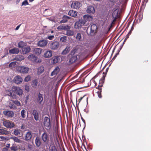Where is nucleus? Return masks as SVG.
Wrapping results in <instances>:
<instances>
[{"label":"nucleus","mask_w":151,"mask_h":151,"mask_svg":"<svg viewBox=\"0 0 151 151\" xmlns=\"http://www.w3.org/2000/svg\"><path fill=\"white\" fill-rule=\"evenodd\" d=\"M12 89H13V95H12V98L16 99L17 97V95L20 96H22L23 93V91L22 89H21L19 87L16 86H13L12 87Z\"/></svg>","instance_id":"nucleus-1"},{"label":"nucleus","mask_w":151,"mask_h":151,"mask_svg":"<svg viewBox=\"0 0 151 151\" xmlns=\"http://www.w3.org/2000/svg\"><path fill=\"white\" fill-rule=\"evenodd\" d=\"M28 59L34 64L40 63L42 62L40 58L33 54L29 55L28 57Z\"/></svg>","instance_id":"nucleus-2"},{"label":"nucleus","mask_w":151,"mask_h":151,"mask_svg":"<svg viewBox=\"0 0 151 151\" xmlns=\"http://www.w3.org/2000/svg\"><path fill=\"white\" fill-rule=\"evenodd\" d=\"M81 71H79L76 74V85L78 83H81L84 81V78H83V75H82Z\"/></svg>","instance_id":"nucleus-3"},{"label":"nucleus","mask_w":151,"mask_h":151,"mask_svg":"<svg viewBox=\"0 0 151 151\" xmlns=\"http://www.w3.org/2000/svg\"><path fill=\"white\" fill-rule=\"evenodd\" d=\"M84 55V53L82 52H81L76 55V67L80 64L83 59Z\"/></svg>","instance_id":"nucleus-4"},{"label":"nucleus","mask_w":151,"mask_h":151,"mask_svg":"<svg viewBox=\"0 0 151 151\" xmlns=\"http://www.w3.org/2000/svg\"><path fill=\"white\" fill-rule=\"evenodd\" d=\"M76 48L74 47L73 50L71 51L69 55L70 57H71L70 59L69 62L71 64L74 63L76 62Z\"/></svg>","instance_id":"nucleus-5"},{"label":"nucleus","mask_w":151,"mask_h":151,"mask_svg":"<svg viewBox=\"0 0 151 151\" xmlns=\"http://www.w3.org/2000/svg\"><path fill=\"white\" fill-rule=\"evenodd\" d=\"M3 124L5 127L8 128H12L15 126L14 123L6 120L4 121Z\"/></svg>","instance_id":"nucleus-6"},{"label":"nucleus","mask_w":151,"mask_h":151,"mask_svg":"<svg viewBox=\"0 0 151 151\" xmlns=\"http://www.w3.org/2000/svg\"><path fill=\"white\" fill-rule=\"evenodd\" d=\"M44 124L45 126L47 128L50 127L51 125L50 119L47 116H45L44 119Z\"/></svg>","instance_id":"nucleus-7"},{"label":"nucleus","mask_w":151,"mask_h":151,"mask_svg":"<svg viewBox=\"0 0 151 151\" xmlns=\"http://www.w3.org/2000/svg\"><path fill=\"white\" fill-rule=\"evenodd\" d=\"M59 45V43L58 42L56 41H53L50 43V47L51 49L55 50L58 48Z\"/></svg>","instance_id":"nucleus-8"},{"label":"nucleus","mask_w":151,"mask_h":151,"mask_svg":"<svg viewBox=\"0 0 151 151\" xmlns=\"http://www.w3.org/2000/svg\"><path fill=\"white\" fill-rule=\"evenodd\" d=\"M19 72L23 73H27L29 70V68L25 66H20L18 68Z\"/></svg>","instance_id":"nucleus-9"},{"label":"nucleus","mask_w":151,"mask_h":151,"mask_svg":"<svg viewBox=\"0 0 151 151\" xmlns=\"http://www.w3.org/2000/svg\"><path fill=\"white\" fill-rule=\"evenodd\" d=\"M22 80L23 79L22 77L19 76H16L14 79V82L17 84L21 83Z\"/></svg>","instance_id":"nucleus-10"},{"label":"nucleus","mask_w":151,"mask_h":151,"mask_svg":"<svg viewBox=\"0 0 151 151\" xmlns=\"http://www.w3.org/2000/svg\"><path fill=\"white\" fill-rule=\"evenodd\" d=\"M47 41L42 40H39L38 42L37 45L40 47H45L47 45Z\"/></svg>","instance_id":"nucleus-11"},{"label":"nucleus","mask_w":151,"mask_h":151,"mask_svg":"<svg viewBox=\"0 0 151 151\" xmlns=\"http://www.w3.org/2000/svg\"><path fill=\"white\" fill-rule=\"evenodd\" d=\"M52 52L51 50H47L45 51L43 55V57L46 58H48L52 56Z\"/></svg>","instance_id":"nucleus-12"},{"label":"nucleus","mask_w":151,"mask_h":151,"mask_svg":"<svg viewBox=\"0 0 151 151\" xmlns=\"http://www.w3.org/2000/svg\"><path fill=\"white\" fill-rule=\"evenodd\" d=\"M32 136L31 132L30 130H28L25 136V140L27 141H29L31 140Z\"/></svg>","instance_id":"nucleus-13"},{"label":"nucleus","mask_w":151,"mask_h":151,"mask_svg":"<svg viewBox=\"0 0 151 151\" xmlns=\"http://www.w3.org/2000/svg\"><path fill=\"white\" fill-rule=\"evenodd\" d=\"M30 50V47L29 46H27L22 49V52L23 54H25L29 52Z\"/></svg>","instance_id":"nucleus-14"},{"label":"nucleus","mask_w":151,"mask_h":151,"mask_svg":"<svg viewBox=\"0 0 151 151\" xmlns=\"http://www.w3.org/2000/svg\"><path fill=\"white\" fill-rule=\"evenodd\" d=\"M4 114L7 116L12 117L14 116V113L11 111H4L3 112Z\"/></svg>","instance_id":"nucleus-15"},{"label":"nucleus","mask_w":151,"mask_h":151,"mask_svg":"<svg viewBox=\"0 0 151 151\" xmlns=\"http://www.w3.org/2000/svg\"><path fill=\"white\" fill-rule=\"evenodd\" d=\"M60 57L59 56H54L52 58V62L53 64H56L60 60Z\"/></svg>","instance_id":"nucleus-16"},{"label":"nucleus","mask_w":151,"mask_h":151,"mask_svg":"<svg viewBox=\"0 0 151 151\" xmlns=\"http://www.w3.org/2000/svg\"><path fill=\"white\" fill-rule=\"evenodd\" d=\"M86 12L89 14H93L95 12V9L94 7L92 6H88L86 9Z\"/></svg>","instance_id":"nucleus-17"},{"label":"nucleus","mask_w":151,"mask_h":151,"mask_svg":"<svg viewBox=\"0 0 151 151\" xmlns=\"http://www.w3.org/2000/svg\"><path fill=\"white\" fill-rule=\"evenodd\" d=\"M37 100L38 103L41 104L43 100V95L41 94L40 92L38 93L37 97Z\"/></svg>","instance_id":"nucleus-18"},{"label":"nucleus","mask_w":151,"mask_h":151,"mask_svg":"<svg viewBox=\"0 0 151 151\" xmlns=\"http://www.w3.org/2000/svg\"><path fill=\"white\" fill-rule=\"evenodd\" d=\"M19 52V49L16 47L9 50V53L12 54H18Z\"/></svg>","instance_id":"nucleus-19"},{"label":"nucleus","mask_w":151,"mask_h":151,"mask_svg":"<svg viewBox=\"0 0 151 151\" xmlns=\"http://www.w3.org/2000/svg\"><path fill=\"white\" fill-rule=\"evenodd\" d=\"M42 49L40 48H35L33 50L34 54L37 55H39L41 53Z\"/></svg>","instance_id":"nucleus-20"},{"label":"nucleus","mask_w":151,"mask_h":151,"mask_svg":"<svg viewBox=\"0 0 151 151\" xmlns=\"http://www.w3.org/2000/svg\"><path fill=\"white\" fill-rule=\"evenodd\" d=\"M97 29V26L94 24L92 25L90 27V32L91 33H96Z\"/></svg>","instance_id":"nucleus-21"},{"label":"nucleus","mask_w":151,"mask_h":151,"mask_svg":"<svg viewBox=\"0 0 151 151\" xmlns=\"http://www.w3.org/2000/svg\"><path fill=\"white\" fill-rule=\"evenodd\" d=\"M42 139L43 141L45 142L48 140V136L47 134L45 132L41 136Z\"/></svg>","instance_id":"nucleus-22"},{"label":"nucleus","mask_w":151,"mask_h":151,"mask_svg":"<svg viewBox=\"0 0 151 151\" xmlns=\"http://www.w3.org/2000/svg\"><path fill=\"white\" fill-rule=\"evenodd\" d=\"M83 18L84 20H85V22H89L90 21H91L93 19V17L92 16L87 14L84 15Z\"/></svg>","instance_id":"nucleus-23"},{"label":"nucleus","mask_w":151,"mask_h":151,"mask_svg":"<svg viewBox=\"0 0 151 151\" xmlns=\"http://www.w3.org/2000/svg\"><path fill=\"white\" fill-rule=\"evenodd\" d=\"M32 114L34 116L35 119L36 120H39V113L36 110H33Z\"/></svg>","instance_id":"nucleus-24"},{"label":"nucleus","mask_w":151,"mask_h":151,"mask_svg":"<svg viewBox=\"0 0 151 151\" xmlns=\"http://www.w3.org/2000/svg\"><path fill=\"white\" fill-rule=\"evenodd\" d=\"M44 71V67L43 66H40L37 68V73L38 75H40L42 74Z\"/></svg>","instance_id":"nucleus-25"},{"label":"nucleus","mask_w":151,"mask_h":151,"mask_svg":"<svg viewBox=\"0 0 151 151\" xmlns=\"http://www.w3.org/2000/svg\"><path fill=\"white\" fill-rule=\"evenodd\" d=\"M70 46H67L62 51L61 54L63 55H65L68 53L70 50Z\"/></svg>","instance_id":"nucleus-26"},{"label":"nucleus","mask_w":151,"mask_h":151,"mask_svg":"<svg viewBox=\"0 0 151 151\" xmlns=\"http://www.w3.org/2000/svg\"><path fill=\"white\" fill-rule=\"evenodd\" d=\"M9 134V131L3 129H0V134L8 135Z\"/></svg>","instance_id":"nucleus-27"},{"label":"nucleus","mask_w":151,"mask_h":151,"mask_svg":"<svg viewBox=\"0 0 151 151\" xmlns=\"http://www.w3.org/2000/svg\"><path fill=\"white\" fill-rule=\"evenodd\" d=\"M118 12L119 9H118L115 10L112 13V17L117 18L118 17Z\"/></svg>","instance_id":"nucleus-28"},{"label":"nucleus","mask_w":151,"mask_h":151,"mask_svg":"<svg viewBox=\"0 0 151 151\" xmlns=\"http://www.w3.org/2000/svg\"><path fill=\"white\" fill-rule=\"evenodd\" d=\"M35 143L36 145L38 147H40L41 145V142L40 138L37 137L36 138L35 140Z\"/></svg>","instance_id":"nucleus-29"},{"label":"nucleus","mask_w":151,"mask_h":151,"mask_svg":"<svg viewBox=\"0 0 151 151\" xmlns=\"http://www.w3.org/2000/svg\"><path fill=\"white\" fill-rule=\"evenodd\" d=\"M69 19L70 17H69L64 15L62 18V19L60 21V23H65Z\"/></svg>","instance_id":"nucleus-30"},{"label":"nucleus","mask_w":151,"mask_h":151,"mask_svg":"<svg viewBox=\"0 0 151 151\" xmlns=\"http://www.w3.org/2000/svg\"><path fill=\"white\" fill-rule=\"evenodd\" d=\"M60 68L59 67H57L52 72L51 76H52L55 75H57L60 71Z\"/></svg>","instance_id":"nucleus-31"},{"label":"nucleus","mask_w":151,"mask_h":151,"mask_svg":"<svg viewBox=\"0 0 151 151\" xmlns=\"http://www.w3.org/2000/svg\"><path fill=\"white\" fill-rule=\"evenodd\" d=\"M82 94V93L81 91H78L77 92V97L79 98V99H78V104L80 102L81 100L84 97V96H80V95H81V94Z\"/></svg>","instance_id":"nucleus-32"},{"label":"nucleus","mask_w":151,"mask_h":151,"mask_svg":"<svg viewBox=\"0 0 151 151\" xmlns=\"http://www.w3.org/2000/svg\"><path fill=\"white\" fill-rule=\"evenodd\" d=\"M15 60L17 61H21L24 60V56L22 55H17L15 58Z\"/></svg>","instance_id":"nucleus-33"},{"label":"nucleus","mask_w":151,"mask_h":151,"mask_svg":"<svg viewBox=\"0 0 151 151\" xmlns=\"http://www.w3.org/2000/svg\"><path fill=\"white\" fill-rule=\"evenodd\" d=\"M13 91L12 90H6V94L7 95L11 96L12 98V95H13Z\"/></svg>","instance_id":"nucleus-34"},{"label":"nucleus","mask_w":151,"mask_h":151,"mask_svg":"<svg viewBox=\"0 0 151 151\" xmlns=\"http://www.w3.org/2000/svg\"><path fill=\"white\" fill-rule=\"evenodd\" d=\"M10 139L13 140L15 142L17 143H20V139L16 137H12L10 138Z\"/></svg>","instance_id":"nucleus-35"},{"label":"nucleus","mask_w":151,"mask_h":151,"mask_svg":"<svg viewBox=\"0 0 151 151\" xmlns=\"http://www.w3.org/2000/svg\"><path fill=\"white\" fill-rule=\"evenodd\" d=\"M68 14L72 17H76V11L71 10L68 12Z\"/></svg>","instance_id":"nucleus-36"},{"label":"nucleus","mask_w":151,"mask_h":151,"mask_svg":"<svg viewBox=\"0 0 151 151\" xmlns=\"http://www.w3.org/2000/svg\"><path fill=\"white\" fill-rule=\"evenodd\" d=\"M104 82V80L103 79H101L99 81V83L98 86V89H102L101 87L103 86V83Z\"/></svg>","instance_id":"nucleus-37"},{"label":"nucleus","mask_w":151,"mask_h":151,"mask_svg":"<svg viewBox=\"0 0 151 151\" xmlns=\"http://www.w3.org/2000/svg\"><path fill=\"white\" fill-rule=\"evenodd\" d=\"M74 34V32L73 31H71L68 30L66 31V35L67 36H72Z\"/></svg>","instance_id":"nucleus-38"},{"label":"nucleus","mask_w":151,"mask_h":151,"mask_svg":"<svg viewBox=\"0 0 151 151\" xmlns=\"http://www.w3.org/2000/svg\"><path fill=\"white\" fill-rule=\"evenodd\" d=\"M24 42L23 41L19 42L18 44V46L19 48H23L24 45Z\"/></svg>","instance_id":"nucleus-39"},{"label":"nucleus","mask_w":151,"mask_h":151,"mask_svg":"<svg viewBox=\"0 0 151 151\" xmlns=\"http://www.w3.org/2000/svg\"><path fill=\"white\" fill-rule=\"evenodd\" d=\"M13 133L16 136L19 135L20 134V130L18 129H16L14 131Z\"/></svg>","instance_id":"nucleus-40"},{"label":"nucleus","mask_w":151,"mask_h":151,"mask_svg":"<svg viewBox=\"0 0 151 151\" xmlns=\"http://www.w3.org/2000/svg\"><path fill=\"white\" fill-rule=\"evenodd\" d=\"M13 103L16 104L17 106H20L21 104L19 101H18L17 100H11Z\"/></svg>","instance_id":"nucleus-41"},{"label":"nucleus","mask_w":151,"mask_h":151,"mask_svg":"<svg viewBox=\"0 0 151 151\" xmlns=\"http://www.w3.org/2000/svg\"><path fill=\"white\" fill-rule=\"evenodd\" d=\"M76 39L80 40L82 41V38L81 37V33H78L76 36Z\"/></svg>","instance_id":"nucleus-42"},{"label":"nucleus","mask_w":151,"mask_h":151,"mask_svg":"<svg viewBox=\"0 0 151 151\" xmlns=\"http://www.w3.org/2000/svg\"><path fill=\"white\" fill-rule=\"evenodd\" d=\"M62 29L66 30V31L70 29V27L68 25H65L64 26H62Z\"/></svg>","instance_id":"nucleus-43"},{"label":"nucleus","mask_w":151,"mask_h":151,"mask_svg":"<svg viewBox=\"0 0 151 151\" xmlns=\"http://www.w3.org/2000/svg\"><path fill=\"white\" fill-rule=\"evenodd\" d=\"M67 40V37L64 36L61 37L60 38V41L62 42H65Z\"/></svg>","instance_id":"nucleus-44"},{"label":"nucleus","mask_w":151,"mask_h":151,"mask_svg":"<svg viewBox=\"0 0 151 151\" xmlns=\"http://www.w3.org/2000/svg\"><path fill=\"white\" fill-rule=\"evenodd\" d=\"M38 83V80L37 79H35L32 81V85L35 87H36Z\"/></svg>","instance_id":"nucleus-45"},{"label":"nucleus","mask_w":151,"mask_h":151,"mask_svg":"<svg viewBox=\"0 0 151 151\" xmlns=\"http://www.w3.org/2000/svg\"><path fill=\"white\" fill-rule=\"evenodd\" d=\"M26 113V111L24 109H23L22 110L21 114L22 117L23 118H24L25 117V113Z\"/></svg>","instance_id":"nucleus-46"},{"label":"nucleus","mask_w":151,"mask_h":151,"mask_svg":"<svg viewBox=\"0 0 151 151\" xmlns=\"http://www.w3.org/2000/svg\"><path fill=\"white\" fill-rule=\"evenodd\" d=\"M0 138L3 141L8 140L9 139L8 137H4L3 136H0Z\"/></svg>","instance_id":"nucleus-47"},{"label":"nucleus","mask_w":151,"mask_h":151,"mask_svg":"<svg viewBox=\"0 0 151 151\" xmlns=\"http://www.w3.org/2000/svg\"><path fill=\"white\" fill-rule=\"evenodd\" d=\"M99 91H98L97 92V93L98 94V97L99 98H101L102 97V96L101 95V92L102 91V89L100 88L99 90Z\"/></svg>","instance_id":"nucleus-48"},{"label":"nucleus","mask_w":151,"mask_h":151,"mask_svg":"<svg viewBox=\"0 0 151 151\" xmlns=\"http://www.w3.org/2000/svg\"><path fill=\"white\" fill-rule=\"evenodd\" d=\"M50 151H57V150L55 146H52L50 148Z\"/></svg>","instance_id":"nucleus-49"},{"label":"nucleus","mask_w":151,"mask_h":151,"mask_svg":"<svg viewBox=\"0 0 151 151\" xmlns=\"http://www.w3.org/2000/svg\"><path fill=\"white\" fill-rule=\"evenodd\" d=\"M31 77L29 75H28L25 77V78L24 81L25 82H28L30 80Z\"/></svg>","instance_id":"nucleus-50"},{"label":"nucleus","mask_w":151,"mask_h":151,"mask_svg":"<svg viewBox=\"0 0 151 151\" xmlns=\"http://www.w3.org/2000/svg\"><path fill=\"white\" fill-rule=\"evenodd\" d=\"M9 106L10 109H16L17 107L14 104L10 103L9 104Z\"/></svg>","instance_id":"nucleus-51"},{"label":"nucleus","mask_w":151,"mask_h":151,"mask_svg":"<svg viewBox=\"0 0 151 151\" xmlns=\"http://www.w3.org/2000/svg\"><path fill=\"white\" fill-rule=\"evenodd\" d=\"M78 21L81 23V24H82L83 26L86 23L85 20H84L83 19H80Z\"/></svg>","instance_id":"nucleus-52"},{"label":"nucleus","mask_w":151,"mask_h":151,"mask_svg":"<svg viewBox=\"0 0 151 151\" xmlns=\"http://www.w3.org/2000/svg\"><path fill=\"white\" fill-rule=\"evenodd\" d=\"M29 4L27 0H25L22 2V6H26Z\"/></svg>","instance_id":"nucleus-53"},{"label":"nucleus","mask_w":151,"mask_h":151,"mask_svg":"<svg viewBox=\"0 0 151 151\" xmlns=\"http://www.w3.org/2000/svg\"><path fill=\"white\" fill-rule=\"evenodd\" d=\"M13 145V146L11 147V149L12 151H17V147L16 146H14Z\"/></svg>","instance_id":"nucleus-54"},{"label":"nucleus","mask_w":151,"mask_h":151,"mask_svg":"<svg viewBox=\"0 0 151 151\" xmlns=\"http://www.w3.org/2000/svg\"><path fill=\"white\" fill-rule=\"evenodd\" d=\"M82 6V4L79 2L76 1V7L79 8Z\"/></svg>","instance_id":"nucleus-55"},{"label":"nucleus","mask_w":151,"mask_h":151,"mask_svg":"<svg viewBox=\"0 0 151 151\" xmlns=\"http://www.w3.org/2000/svg\"><path fill=\"white\" fill-rule=\"evenodd\" d=\"M54 38V35H50L47 37L46 38L50 40H52Z\"/></svg>","instance_id":"nucleus-56"},{"label":"nucleus","mask_w":151,"mask_h":151,"mask_svg":"<svg viewBox=\"0 0 151 151\" xmlns=\"http://www.w3.org/2000/svg\"><path fill=\"white\" fill-rule=\"evenodd\" d=\"M76 6V1H73L71 5V7L72 8L75 9Z\"/></svg>","instance_id":"nucleus-57"},{"label":"nucleus","mask_w":151,"mask_h":151,"mask_svg":"<svg viewBox=\"0 0 151 151\" xmlns=\"http://www.w3.org/2000/svg\"><path fill=\"white\" fill-rule=\"evenodd\" d=\"M76 25H77L78 28L81 27L83 26L82 24H81V23L79 21L76 22Z\"/></svg>","instance_id":"nucleus-58"},{"label":"nucleus","mask_w":151,"mask_h":151,"mask_svg":"<svg viewBox=\"0 0 151 151\" xmlns=\"http://www.w3.org/2000/svg\"><path fill=\"white\" fill-rule=\"evenodd\" d=\"M15 65V63L14 62H12L10 63L9 65V67H12L13 66H14Z\"/></svg>","instance_id":"nucleus-59"},{"label":"nucleus","mask_w":151,"mask_h":151,"mask_svg":"<svg viewBox=\"0 0 151 151\" xmlns=\"http://www.w3.org/2000/svg\"><path fill=\"white\" fill-rule=\"evenodd\" d=\"M113 18L114 19L113 20V21L112 22V23H111V27L112 26V25L113 24H114L115 22L116 21V19H117V18Z\"/></svg>","instance_id":"nucleus-60"},{"label":"nucleus","mask_w":151,"mask_h":151,"mask_svg":"<svg viewBox=\"0 0 151 151\" xmlns=\"http://www.w3.org/2000/svg\"><path fill=\"white\" fill-rule=\"evenodd\" d=\"M109 1L112 2H119L120 0H109Z\"/></svg>","instance_id":"nucleus-61"},{"label":"nucleus","mask_w":151,"mask_h":151,"mask_svg":"<svg viewBox=\"0 0 151 151\" xmlns=\"http://www.w3.org/2000/svg\"><path fill=\"white\" fill-rule=\"evenodd\" d=\"M83 86L80 87H78V86H76V90H77L80 89L82 88H83Z\"/></svg>","instance_id":"nucleus-62"},{"label":"nucleus","mask_w":151,"mask_h":151,"mask_svg":"<svg viewBox=\"0 0 151 151\" xmlns=\"http://www.w3.org/2000/svg\"><path fill=\"white\" fill-rule=\"evenodd\" d=\"M21 25V24H20L19 25L17 26L15 29V30H18L19 29V28Z\"/></svg>","instance_id":"nucleus-63"},{"label":"nucleus","mask_w":151,"mask_h":151,"mask_svg":"<svg viewBox=\"0 0 151 151\" xmlns=\"http://www.w3.org/2000/svg\"><path fill=\"white\" fill-rule=\"evenodd\" d=\"M29 98V95H27L26 96V100H25V101L27 102V101L28 100Z\"/></svg>","instance_id":"nucleus-64"}]
</instances>
